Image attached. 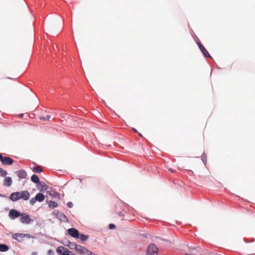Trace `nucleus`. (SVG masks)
<instances>
[{"instance_id": "1", "label": "nucleus", "mask_w": 255, "mask_h": 255, "mask_svg": "<svg viewBox=\"0 0 255 255\" xmlns=\"http://www.w3.org/2000/svg\"><path fill=\"white\" fill-rule=\"evenodd\" d=\"M29 197L30 194L27 191H22L11 193L9 199L12 201H16L20 199L27 200Z\"/></svg>"}, {"instance_id": "24", "label": "nucleus", "mask_w": 255, "mask_h": 255, "mask_svg": "<svg viewBox=\"0 0 255 255\" xmlns=\"http://www.w3.org/2000/svg\"><path fill=\"white\" fill-rule=\"evenodd\" d=\"M51 117L50 116L48 115L46 117H40V119L42 121H45V120H49L50 119Z\"/></svg>"}, {"instance_id": "17", "label": "nucleus", "mask_w": 255, "mask_h": 255, "mask_svg": "<svg viewBox=\"0 0 255 255\" xmlns=\"http://www.w3.org/2000/svg\"><path fill=\"white\" fill-rule=\"evenodd\" d=\"M31 179L33 182L35 183H38L39 182V179L38 176H31Z\"/></svg>"}, {"instance_id": "27", "label": "nucleus", "mask_w": 255, "mask_h": 255, "mask_svg": "<svg viewBox=\"0 0 255 255\" xmlns=\"http://www.w3.org/2000/svg\"><path fill=\"white\" fill-rule=\"evenodd\" d=\"M110 229H114L116 228V226L114 224H111L109 225Z\"/></svg>"}, {"instance_id": "4", "label": "nucleus", "mask_w": 255, "mask_h": 255, "mask_svg": "<svg viewBox=\"0 0 255 255\" xmlns=\"http://www.w3.org/2000/svg\"><path fill=\"white\" fill-rule=\"evenodd\" d=\"M57 252L61 255H72L70 254L71 252L63 247H58L57 249Z\"/></svg>"}, {"instance_id": "5", "label": "nucleus", "mask_w": 255, "mask_h": 255, "mask_svg": "<svg viewBox=\"0 0 255 255\" xmlns=\"http://www.w3.org/2000/svg\"><path fill=\"white\" fill-rule=\"evenodd\" d=\"M21 213L15 209H11L9 212V217L11 219H14L20 217Z\"/></svg>"}, {"instance_id": "13", "label": "nucleus", "mask_w": 255, "mask_h": 255, "mask_svg": "<svg viewBox=\"0 0 255 255\" xmlns=\"http://www.w3.org/2000/svg\"><path fill=\"white\" fill-rule=\"evenodd\" d=\"M32 171L34 173H40L42 171V168L40 166H36L32 169Z\"/></svg>"}, {"instance_id": "16", "label": "nucleus", "mask_w": 255, "mask_h": 255, "mask_svg": "<svg viewBox=\"0 0 255 255\" xmlns=\"http://www.w3.org/2000/svg\"><path fill=\"white\" fill-rule=\"evenodd\" d=\"M15 174L17 175H26V172L24 170H19L16 172H15Z\"/></svg>"}, {"instance_id": "28", "label": "nucleus", "mask_w": 255, "mask_h": 255, "mask_svg": "<svg viewBox=\"0 0 255 255\" xmlns=\"http://www.w3.org/2000/svg\"><path fill=\"white\" fill-rule=\"evenodd\" d=\"M67 205H68V206L69 208H71V207H72V203H71V202L68 203Z\"/></svg>"}, {"instance_id": "32", "label": "nucleus", "mask_w": 255, "mask_h": 255, "mask_svg": "<svg viewBox=\"0 0 255 255\" xmlns=\"http://www.w3.org/2000/svg\"><path fill=\"white\" fill-rule=\"evenodd\" d=\"M139 136H142V135L141 134V133H139Z\"/></svg>"}, {"instance_id": "19", "label": "nucleus", "mask_w": 255, "mask_h": 255, "mask_svg": "<svg viewBox=\"0 0 255 255\" xmlns=\"http://www.w3.org/2000/svg\"><path fill=\"white\" fill-rule=\"evenodd\" d=\"M201 159L205 165L207 163V156L205 153H203L201 155Z\"/></svg>"}, {"instance_id": "31", "label": "nucleus", "mask_w": 255, "mask_h": 255, "mask_svg": "<svg viewBox=\"0 0 255 255\" xmlns=\"http://www.w3.org/2000/svg\"><path fill=\"white\" fill-rule=\"evenodd\" d=\"M133 130L134 131V132H137V130L135 129H133Z\"/></svg>"}, {"instance_id": "11", "label": "nucleus", "mask_w": 255, "mask_h": 255, "mask_svg": "<svg viewBox=\"0 0 255 255\" xmlns=\"http://www.w3.org/2000/svg\"><path fill=\"white\" fill-rule=\"evenodd\" d=\"M35 197L36 198V201L40 202H42L45 199L44 195L41 193L37 194Z\"/></svg>"}, {"instance_id": "6", "label": "nucleus", "mask_w": 255, "mask_h": 255, "mask_svg": "<svg viewBox=\"0 0 255 255\" xmlns=\"http://www.w3.org/2000/svg\"><path fill=\"white\" fill-rule=\"evenodd\" d=\"M68 234L73 238H79V231L74 228H70L68 230Z\"/></svg>"}, {"instance_id": "15", "label": "nucleus", "mask_w": 255, "mask_h": 255, "mask_svg": "<svg viewBox=\"0 0 255 255\" xmlns=\"http://www.w3.org/2000/svg\"><path fill=\"white\" fill-rule=\"evenodd\" d=\"M39 184L41 186V190H46L47 189L48 186L45 184L44 182H39Z\"/></svg>"}, {"instance_id": "20", "label": "nucleus", "mask_w": 255, "mask_h": 255, "mask_svg": "<svg viewBox=\"0 0 255 255\" xmlns=\"http://www.w3.org/2000/svg\"><path fill=\"white\" fill-rule=\"evenodd\" d=\"M82 255H95V254L89 251L86 248V251H84Z\"/></svg>"}, {"instance_id": "14", "label": "nucleus", "mask_w": 255, "mask_h": 255, "mask_svg": "<svg viewBox=\"0 0 255 255\" xmlns=\"http://www.w3.org/2000/svg\"><path fill=\"white\" fill-rule=\"evenodd\" d=\"M9 249V247L3 244H0V251L1 252H4L7 251Z\"/></svg>"}, {"instance_id": "7", "label": "nucleus", "mask_w": 255, "mask_h": 255, "mask_svg": "<svg viewBox=\"0 0 255 255\" xmlns=\"http://www.w3.org/2000/svg\"><path fill=\"white\" fill-rule=\"evenodd\" d=\"M3 165H11L13 163V160L12 158L9 157H3L1 161Z\"/></svg>"}, {"instance_id": "21", "label": "nucleus", "mask_w": 255, "mask_h": 255, "mask_svg": "<svg viewBox=\"0 0 255 255\" xmlns=\"http://www.w3.org/2000/svg\"><path fill=\"white\" fill-rule=\"evenodd\" d=\"M156 169L155 167H151L150 172L149 171L148 173L150 174H158V173L156 172Z\"/></svg>"}, {"instance_id": "18", "label": "nucleus", "mask_w": 255, "mask_h": 255, "mask_svg": "<svg viewBox=\"0 0 255 255\" xmlns=\"http://www.w3.org/2000/svg\"><path fill=\"white\" fill-rule=\"evenodd\" d=\"M49 206L50 207L55 208L58 206V203L55 201H50Z\"/></svg>"}, {"instance_id": "9", "label": "nucleus", "mask_w": 255, "mask_h": 255, "mask_svg": "<svg viewBox=\"0 0 255 255\" xmlns=\"http://www.w3.org/2000/svg\"><path fill=\"white\" fill-rule=\"evenodd\" d=\"M27 236V234H15L13 235V239L20 242L22 240L24 237H25Z\"/></svg>"}, {"instance_id": "12", "label": "nucleus", "mask_w": 255, "mask_h": 255, "mask_svg": "<svg viewBox=\"0 0 255 255\" xmlns=\"http://www.w3.org/2000/svg\"><path fill=\"white\" fill-rule=\"evenodd\" d=\"M12 183V179L10 177L5 178L3 185L5 186H10Z\"/></svg>"}, {"instance_id": "29", "label": "nucleus", "mask_w": 255, "mask_h": 255, "mask_svg": "<svg viewBox=\"0 0 255 255\" xmlns=\"http://www.w3.org/2000/svg\"><path fill=\"white\" fill-rule=\"evenodd\" d=\"M2 158H3L2 155H1V153H0V160L1 161V160H2Z\"/></svg>"}, {"instance_id": "23", "label": "nucleus", "mask_w": 255, "mask_h": 255, "mask_svg": "<svg viewBox=\"0 0 255 255\" xmlns=\"http://www.w3.org/2000/svg\"><path fill=\"white\" fill-rule=\"evenodd\" d=\"M7 174V173L5 170H4L1 168H0V175H6Z\"/></svg>"}, {"instance_id": "26", "label": "nucleus", "mask_w": 255, "mask_h": 255, "mask_svg": "<svg viewBox=\"0 0 255 255\" xmlns=\"http://www.w3.org/2000/svg\"><path fill=\"white\" fill-rule=\"evenodd\" d=\"M36 198L35 197L34 198H32L30 199V203L31 204V205H34L35 204V203L36 202Z\"/></svg>"}, {"instance_id": "8", "label": "nucleus", "mask_w": 255, "mask_h": 255, "mask_svg": "<svg viewBox=\"0 0 255 255\" xmlns=\"http://www.w3.org/2000/svg\"><path fill=\"white\" fill-rule=\"evenodd\" d=\"M201 51H202V53L204 54L205 57H210V55L207 50L206 49V48L204 47V46L200 42H198L197 43Z\"/></svg>"}, {"instance_id": "2", "label": "nucleus", "mask_w": 255, "mask_h": 255, "mask_svg": "<svg viewBox=\"0 0 255 255\" xmlns=\"http://www.w3.org/2000/svg\"><path fill=\"white\" fill-rule=\"evenodd\" d=\"M146 255H158V248L154 244H150L147 249Z\"/></svg>"}, {"instance_id": "3", "label": "nucleus", "mask_w": 255, "mask_h": 255, "mask_svg": "<svg viewBox=\"0 0 255 255\" xmlns=\"http://www.w3.org/2000/svg\"><path fill=\"white\" fill-rule=\"evenodd\" d=\"M20 221L23 224H29L32 221L29 216L25 213H21L20 216Z\"/></svg>"}, {"instance_id": "22", "label": "nucleus", "mask_w": 255, "mask_h": 255, "mask_svg": "<svg viewBox=\"0 0 255 255\" xmlns=\"http://www.w3.org/2000/svg\"><path fill=\"white\" fill-rule=\"evenodd\" d=\"M88 238V236H86V235H81L80 236V239L81 240V241H86Z\"/></svg>"}, {"instance_id": "10", "label": "nucleus", "mask_w": 255, "mask_h": 255, "mask_svg": "<svg viewBox=\"0 0 255 255\" xmlns=\"http://www.w3.org/2000/svg\"><path fill=\"white\" fill-rule=\"evenodd\" d=\"M75 251L79 254L82 255L84 252L86 251V248L82 247L80 245H78L75 247Z\"/></svg>"}, {"instance_id": "25", "label": "nucleus", "mask_w": 255, "mask_h": 255, "mask_svg": "<svg viewBox=\"0 0 255 255\" xmlns=\"http://www.w3.org/2000/svg\"><path fill=\"white\" fill-rule=\"evenodd\" d=\"M77 245H77L75 243H70V245L69 246V247L71 249H74L75 250V247H76V246H77Z\"/></svg>"}, {"instance_id": "30", "label": "nucleus", "mask_w": 255, "mask_h": 255, "mask_svg": "<svg viewBox=\"0 0 255 255\" xmlns=\"http://www.w3.org/2000/svg\"><path fill=\"white\" fill-rule=\"evenodd\" d=\"M169 170H170V171H171V173H174V171H173V170H170V169H169Z\"/></svg>"}]
</instances>
